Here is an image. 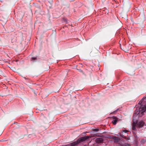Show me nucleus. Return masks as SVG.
Returning a JSON list of instances; mask_svg holds the SVG:
<instances>
[{
  "instance_id": "1",
  "label": "nucleus",
  "mask_w": 146,
  "mask_h": 146,
  "mask_svg": "<svg viewBox=\"0 0 146 146\" xmlns=\"http://www.w3.org/2000/svg\"><path fill=\"white\" fill-rule=\"evenodd\" d=\"M142 105H138V106H140L138 109H136L133 115L132 129L133 130H135L137 127V124L139 117H141L144 114V113L146 110V107L143 105L144 102H143Z\"/></svg>"
},
{
  "instance_id": "2",
  "label": "nucleus",
  "mask_w": 146,
  "mask_h": 146,
  "mask_svg": "<svg viewBox=\"0 0 146 146\" xmlns=\"http://www.w3.org/2000/svg\"><path fill=\"white\" fill-rule=\"evenodd\" d=\"M90 136H84L78 139L76 141L71 143L70 144V146H75L78 143L84 142L90 138Z\"/></svg>"
},
{
  "instance_id": "3",
  "label": "nucleus",
  "mask_w": 146,
  "mask_h": 146,
  "mask_svg": "<svg viewBox=\"0 0 146 146\" xmlns=\"http://www.w3.org/2000/svg\"><path fill=\"white\" fill-rule=\"evenodd\" d=\"M143 102H144V103H143V105L144 106L146 107V98H145L143 99H142V100L139 102V103L138 104L136 105V109H138L139 108L140 106H137L138 105H142L141 104H142V103Z\"/></svg>"
},
{
  "instance_id": "4",
  "label": "nucleus",
  "mask_w": 146,
  "mask_h": 146,
  "mask_svg": "<svg viewBox=\"0 0 146 146\" xmlns=\"http://www.w3.org/2000/svg\"><path fill=\"white\" fill-rule=\"evenodd\" d=\"M145 124V122L143 120H141L137 124V127L140 128L143 127Z\"/></svg>"
},
{
  "instance_id": "5",
  "label": "nucleus",
  "mask_w": 146,
  "mask_h": 146,
  "mask_svg": "<svg viewBox=\"0 0 146 146\" xmlns=\"http://www.w3.org/2000/svg\"><path fill=\"white\" fill-rule=\"evenodd\" d=\"M111 118L113 119L112 121V123L114 125H116L117 123V122L119 120V119L115 116H113Z\"/></svg>"
},
{
  "instance_id": "6",
  "label": "nucleus",
  "mask_w": 146,
  "mask_h": 146,
  "mask_svg": "<svg viewBox=\"0 0 146 146\" xmlns=\"http://www.w3.org/2000/svg\"><path fill=\"white\" fill-rule=\"evenodd\" d=\"M104 139L102 137L97 138L95 139V141L98 143H101L103 142Z\"/></svg>"
},
{
  "instance_id": "7",
  "label": "nucleus",
  "mask_w": 146,
  "mask_h": 146,
  "mask_svg": "<svg viewBox=\"0 0 146 146\" xmlns=\"http://www.w3.org/2000/svg\"><path fill=\"white\" fill-rule=\"evenodd\" d=\"M113 139L115 142L118 143L120 141L119 138L117 137H115L113 138Z\"/></svg>"
},
{
  "instance_id": "8",
  "label": "nucleus",
  "mask_w": 146,
  "mask_h": 146,
  "mask_svg": "<svg viewBox=\"0 0 146 146\" xmlns=\"http://www.w3.org/2000/svg\"><path fill=\"white\" fill-rule=\"evenodd\" d=\"M119 135L120 136L122 137L124 139H126L127 140H129L130 139L129 137H127L125 136H124L121 133H120Z\"/></svg>"
},
{
  "instance_id": "9",
  "label": "nucleus",
  "mask_w": 146,
  "mask_h": 146,
  "mask_svg": "<svg viewBox=\"0 0 146 146\" xmlns=\"http://www.w3.org/2000/svg\"><path fill=\"white\" fill-rule=\"evenodd\" d=\"M63 20L64 21V22L66 23H68V20L66 18H63Z\"/></svg>"
},
{
  "instance_id": "10",
  "label": "nucleus",
  "mask_w": 146,
  "mask_h": 146,
  "mask_svg": "<svg viewBox=\"0 0 146 146\" xmlns=\"http://www.w3.org/2000/svg\"><path fill=\"white\" fill-rule=\"evenodd\" d=\"M134 136L136 142H137V140L138 139V137L136 134H135Z\"/></svg>"
},
{
  "instance_id": "11",
  "label": "nucleus",
  "mask_w": 146,
  "mask_h": 146,
  "mask_svg": "<svg viewBox=\"0 0 146 146\" xmlns=\"http://www.w3.org/2000/svg\"><path fill=\"white\" fill-rule=\"evenodd\" d=\"M37 57H33L31 58V60H36L37 59Z\"/></svg>"
},
{
  "instance_id": "12",
  "label": "nucleus",
  "mask_w": 146,
  "mask_h": 146,
  "mask_svg": "<svg viewBox=\"0 0 146 146\" xmlns=\"http://www.w3.org/2000/svg\"><path fill=\"white\" fill-rule=\"evenodd\" d=\"M128 131H129L127 130H124L122 131L121 132L122 133L124 132V133H127V132Z\"/></svg>"
},
{
  "instance_id": "13",
  "label": "nucleus",
  "mask_w": 146,
  "mask_h": 146,
  "mask_svg": "<svg viewBox=\"0 0 146 146\" xmlns=\"http://www.w3.org/2000/svg\"><path fill=\"white\" fill-rule=\"evenodd\" d=\"M99 130V129H93V131H98Z\"/></svg>"
},
{
  "instance_id": "14",
  "label": "nucleus",
  "mask_w": 146,
  "mask_h": 146,
  "mask_svg": "<svg viewBox=\"0 0 146 146\" xmlns=\"http://www.w3.org/2000/svg\"><path fill=\"white\" fill-rule=\"evenodd\" d=\"M122 146H129V145L128 144H126L125 145H122Z\"/></svg>"
},
{
  "instance_id": "15",
  "label": "nucleus",
  "mask_w": 146,
  "mask_h": 146,
  "mask_svg": "<svg viewBox=\"0 0 146 146\" xmlns=\"http://www.w3.org/2000/svg\"><path fill=\"white\" fill-rule=\"evenodd\" d=\"M79 70V71L80 72H83V71L81 70H80V69H78Z\"/></svg>"
},
{
  "instance_id": "16",
  "label": "nucleus",
  "mask_w": 146,
  "mask_h": 146,
  "mask_svg": "<svg viewBox=\"0 0 146 146\" xmlns=\"http://www.w3.org/2000/svg\"><path fill=\"white\" fill-rule=\"evenodd\" d=\"M118 110H119V109H117V110H116L115 111H114L113 112H116V111H117Z\"/></svg>"
},
{
  "instance_id": "17",
  "label": "nucleus",
  "mask_w": 146,
  "mask_h": 146,
  "mask_svg": "<svg viewBox=\"0 0 146 146\" xmlns=\"http://www.w3.org/2000/svg\"><path fill=\"white\" fill-rule=\"evenodd\" d=\"M133 134H134V135L135 134H136L134 132H133Z\"/></svg>"
}]
</instances>
